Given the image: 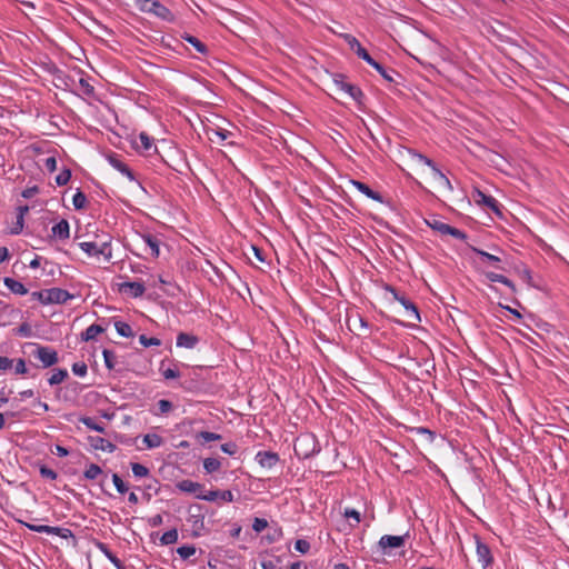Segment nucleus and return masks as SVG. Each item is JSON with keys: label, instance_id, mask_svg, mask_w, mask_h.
<instances>
[{"label": "nucleus", "instance_id": "41", "mask_svg": "<svg viewBox=\"0 0 569 569\" xmlns=\"http://www.w3.org/2000/svg\"><path fill=\"white\" fill-rule=\"evenodd\" d=\"M131 470L136 478H144L150 473L149 469L146 466L138 462L131 463Z\"/></svg>", "mask_w": 569, "mask_h": 569}, {"label": "nucleus", "instance_id": "16", "mask_svg": "<svg viewBox=\"0 0 569 569\" xmlns=\"http://www.w3.org/2000/svg\"><path fill=\"white\" fill-rule=\"evenodd\" d=\"M476 197H477L476 201L478 203H481L482 206L489 208L490 210H492L496 213L499 212V202L492 196H488V194L483 193L482 191L477 190Z\"/></svg>", "mask_w": 569, "mask_h": 569}, {"label": "nucleus", "instance_id": "35", "mask_svg": "<svg viewBox=\"0 0 569 569\" xmlns=\"http://www.w3.org/2000/svg\"><path fill=\"white\" fill-rule=\"evenodd\" d=\"M178 530L171 529L162 533V536L160 537V542L163 546L172 545L178 541Z\"/></svg>", "mask_w": 569, "mask_h": 569}, {"label": "nucleus", "instance_id": "12", "mask_svg": "<svg viewBox=\"0 0 569 569\" xmlns=\"http://www.w3.org/2000/svg\"><path fill=\"white\" fill-rule=\"evenodd\" d=\"M88 442L94 450H101L111 453L117 449L116 445L99 436H89Z\"/></svg>", "mask_w": 569, "mask_h": 569}, {"label": "nucleus", "instance_id": "10", "mask_svg": "<svg viewBox=\"0 0 569 569\" xmlns=\"http://www.w3.org/2000/svg\"><path fill=\"white\" fill-rule=\"evenodd\" d=\"M408 536H391V535H385L379 540V547L382 550H386L387 548L396 549L401 548L405 546L406 537Z\"/></svg>", "mask_w": 569, "mask_h": 569}, {"label": "nucleus", "instance_id": "55", "mask_svg": "<svg viewBox=\"0 0 569 569\" xmlns=\"http://www.w3.org/2000/svg\"><path fill=\"white\" fill-rule=\"evenodd\" d=\"M157 406H158V409H159V413H162V415L163 413H168L173 408L172 402L167 400V399H160L158 401Z\"/></svg>", "mask_w": 569, "mask_h": 569}, {"label": "nucleus", "instance_id": "27", "mask_svg": "<svg viewBox=\"0 0 569 569\" xmlns=\"http://www.w3.org/2000/svg\"><path fill=\"white\" fill-rule=\"evenodd\" d=\"M182 39L184 41H187L188 43H190L198 52H200L202 54L208 53L207 46L203 42H201L198 38L186 33L182 36Z\"/></svg>", "mask_w": 569, "mask_h": 569}, {"label": "nucleus", "instance_id": "36", "mask_svg": "<svg viewBox=\"0 0 569 569\" xmlns=\"http://www.w3.org/2000/svg\"><path fill=\"white\" fill-rule=\"evenodd\" d=\"M408 152H409L411 160L423 163V164L428 166L429 168H433L435 162L430 158H428V157L423 156L422 153H419L418 151L412 150V149H409Z\"/></svg>", "mask_w": 569, "mask_h": 569}, {"label": "nucleus", "instance_id": "46", "mask_svg": "<svg viewBox=\"0 0 569 569\" xmlns=\"http://www.w3.org/2000/svg\"><path fill=\"white\" fill-rule=\"evenodd\" d=\"M39 472L42 478H46L49 480H56L58 478V473L53 469H51L44 465H41L39 467Z\"/></svg>", "mask_w": 569, "mask_h": 569}, {"label": "nucleus", "instance_id": "20", "mask_svg": "<svg viewBox=\"0 0 569 569\" xmlns=\"http://www.w3.org/2000/svg\"><path fill=\"white\" fill-rule=\"evenodd\" d=\"M351 182H352V184L356 187V189L358 191H360L362 194H365L369 199H372V200L378 201V202L382 201L381 194L379 192H377V191H373L366 183H363L361 181H358V180H352Z\"/></svg>", "mask_w": 569, "mask_h": 569}, {"label": "nucleus", "instance_id": "25", "mask_svg": "<svg viewBox=\"0 0 569 569\" xmlns=\"http://www.w3.org/2000/svg\"><path fill=\"white\" fill-rule=\"evenodd\" d=\"M28 210L29 208L27 206L18 208L17 220L10 229L11 234H19L22 231L24 224V214L28 212Z\"/></svg>", "mask_w": 569, "mask_h": 569}, {"label": "nucleus", "instance_id": "4", "mask_svg": "<svg viewBox=\"0 0 569 569\" xmlns=\"http://www.w3.org/2000/svg\"><path fill=\"white\" fill-rule=\"evenodd\" d=\"M32 356L41 361L43 368H49L58 363V352L50 347L37 346Z\"/></svg>", "mask_w": 569, "mask_h": 569}, {"label": "nucleus", "instance_id": "61", "mask_svg": "<svg viewBox=\"0 0 569 569\" xmlns=\"http://www.w3.org/2000/svg\"><path fill=\"white\" fill-rule=\"evenodd\" d=\"M161 373L166 380L176 379L180 377V372L177 369L173 368H161Z\"/></svg>", "mask_w": 569, "mask_h": 569}, {"label": "nucleus", "instance_id": "15", "mask_svg": "<svg viewBox=\"0 0 569 569\" xmlns=\"http://www.w3.org/2000/svg\"><path fill=\"white\" fill-rule=\"evenodd\" d=\"M199 343V338L196 335L180 332L177 336L176 345L178 348L194 349Z\"/></svg>", "mask_w": 569, "mask_h": 569}, {"label": "nucleus", "instance_id": "22", "mask_svg": "<svg viewBox=\"0 0 569 569\" xmlns=\"http://www.w3.org/2000/svg\"><path fill=\"white\" fill-rule=\"evenodd\" d=\"M3 283L14 295L24 296L28 293L24 284L13 278L6 277Z\"/></svg>", "mask_w": 569, "mask_h": 569}, {"label": "nucleus", "instance_id": "17", "mask_svg": "<svg viewBox=\"0 0 569 569\" xmlns=\"http://www.w3.org/2000/svg\"><path fill=\"white\" fill-rule=\"evenodd\" d=\"M141 240L144 246L150 249V253L152 257L158 258L160 254V241L159 239L151 233H143L141 236Z\"/></svg>", "mask_w": 569, "mask_h": 569}, {"label": "nucleus", "instance_id": "7", "mask_svg": "<svg viewBox=\"0 0 569 569\" xmlns=\"http://www.w3.org/2000/svg\"><path fill=\"white\" fill-rule=\"evenodd\" d=\"M476 542V553L478 557V561L481 563L482 568L486 569L492 563V555L488 545H486L479 536H473Z\"/></svg>", "mask_w": 569, "mask_h": 569}, {"label": "nucleus", "instance_id": "11", "mask_svg": "<svg viewBox=\"0 0 569 569\" xmlns=\"http://www.w3.org/2000/svg\"><path fill=\"white\" fill-rule=\"evenodd\" d=\"M256 460L262 468L271 469L278 463L279 456L272 451H259Z\"/></svg>", "mask_w": 569, "mask_h": 569}, {"label": "nucleus", "instance_id": "18", "mask_svg": "<svg viewBox=\"0 0 569 569\" xmlns=\"http://www.w3.org/2000/svg\"><path fill=\"white\" fill-rule=\"evenodd\" d=\"M51 233L54 238L60 240H66L70 237V226L69 222L64 219L59 221L51 228Z\"/></svg>", "mask_w": 569, "mask_h": 569}, {"label": "nucleus", "instance_id": "52", "mask_svg": "<svg viewBox=\"0 0 569 569\" xmlns=\"http://www.w3.org/2000/svg\"><path fill=\"white\" fill-rule=\"evenodd\" d=\"M71 178V171L69 169H63L57 177L56 182L58 186H64L69 182Z\"/></svg>", "mask_w": 569, "mask_h": 569}, {"label": "nucleus", "instance_id": "45", "mask_svg": "<svg viewBox=\"0 0 569 569\" xmlns=\"http://www.w3.org/2000/svg\"><path fill=\"white\" fill-rule=\"evenodd\" d=\"M100 549L101 551L103 552V555L108 558V560L117 568V567H120V565L122 563L121 560L113 553L111 552L104 545H100Z\"/></svg>", "mask_w": 569, "mask_h": 569}, {"label": "nucleus", "instance_id": "9", "mask_svg": "<svg viewBox=\"0 0 569 569\" xmlns=\"http://www.w3.org/2000/svg\"><path fill=\"white\" fill-rule=\"evenodd\" d=\"M197 498L206 501L220 499L223 502H232L234 500V496L230 490H210L204 495H197Z\"/></svg>", "mask_w": 569, "mask_h": 569}, {"label": "nucleus", "instance_id": "23", "mask_svg": "<svg viewBox=\"0 0 569 569\" xmlns=\"http://www.w3.org/2000/svg\"><path fill=\"white\" fill-rule=\"evenodd\" d=\"M109 162L116 170H118L120 173H122L124 177H127L130 181L134 180L133 172L130 170V168L124 162H122L121 160H119L114 157H110Z\"/></svg>", "mask_w": 569, "mask_h": 569}, {"label": "nucleus", "instance_id": "14", "mask_svg": "<svg viewBox=\"0 0 569 569\" xmlns=\"http://www.w3.org/2000/svg\"><path fill=\"white\" fill-rule=\"evenodd\" d=\"M187 521L191 525L192 536L200 537L204 530V516L200 511L190 513Z\"/></svg>", "mask_w": 569, "mask_h": 569}, {"label": "nucleus", "instance_id": "59", "mask_svg": "<svg viewBox=\"0 0 569 569\" xmlns=\"http://www.w3.org/2000/svg\"><path fill=\"white\" fill-rule=\"evenodd\" d=\"M343 38L346 42L349 44L350 49L353 50L355 52L362 47L361 43L357 40V38H355L351 34H345Z\"/></svg>", "mask_w": 569, "mask_h": 569}, {"label": "nucleus", "instance_id": "24", "mask_svg": "<svg viewBox=\"0 0 569 569\" xmlns=\"http://www.w3.org/2000/svg\"><path fill=\"white\" fill-rule=\"evenodd\" d=\"M433 174L435 180L439 184V187L447 189L449 191H452V186L450 180L446 177V174L437 167V164H433V168H430Z\"/></svg>", "mask_w": 569, "mask_h": 569}, {"label": "nucleus", "instance_id": "63", "mask_svg": "<svg viewBox=\"0 0 569 569\" xmlns=\"http://www.w3.org/2000/svg\"><path fill=\"white\" fill-rule=\"evenodd\" d=\"M13 366V360L8 357H0V371H6L11 369Z\"/></svg>", "mask_w": 569, "mask_h": 569}, {"label": "nucleus", "instance_id": "49", "mask_svg": "<svg viewBox=\"0 0 569 569\" xmlns=\"http://www.w3.org/2000/svg\"><path fill=\"white\" fill-rule=\"evenodd\" d=\"M72 372L78 377H84L88 372V367L84 362H74L72 365Z\"/></svg>", "mask_w": 569, "mask_h": 569}, {"label": "nucleus", "instance_id": "64", "mask_svg": "<svg viewBox=\"0 0 569 569\" xmlns=\"http://www.w3.org/2000/svg\"><path fill=\"white\" fill-rule=\"evenodd\" d=\"M44 168L49 171V172H53L57 170V159L54 157H48L46 160H44Z\"/></svg>", "mask_w": 569, "mask_h": 569}, {"label": "nucleus", "instance_id": "31", "mask_svg": "<svg viewBox=\"0 0 569 569\" xmlns=\"http://www.w3.org/2000/svg\"><path fill=\"white\" fill-rule=\"evenodd\" d=\"M471 250L473 252H476L478 256H480V258L482 259V261H486L495 267L498 268V263L501 261V259L498 257V256H495V254H491V253H488L481 249H478V248H475V247H471Z\"/></svg>", "mask_w": 569, "mask_h": 569}, {"label": "nucleus", "instance_id": "34", "mask_svg": "<svg viewBox=\"0 0 569 569\" xmlns=\"http://www.w3.org/2000/svg\"><path fill=\"white\" fill-rule=\"evenodd\" d=\"M427 223L428 226L438 231L439 233L441 234H447V231L449 230L448 227L449 224L448 223H445L442 222L441 220H439L438 218L436 217H432L430 220H427Z\"/></svg>", "mask_w": 569, "mask_h": 569}, {"label": "nucleus", "instance_id": "56", "mask_svg": "<svg viewBox=\"0 0 569 569\" xmlns=\"http://www.w3.org/2000/svg\"><path fill=\"white\" fill-rule=\"evenodd\" d=\"M295 549L298 552L307 553L310 550V543H309V541H307L305 539H298L295 542Z\"/></svg>", "mask_w": 569, "mask_h": 569}, {"label": "nucleus", "instance_id": "1", "mask_svg": "<svg viewBox=\"0 0 569 569\" xmlns=\"http://www.w3.org/2000/svg\"><path fill=\"white\" fill-rule=\"evenodd\" d=\"M295 452L301 459H308L320 452V443L315 435L302 433L295 441Z\"/></svg>", "mask_w": 569, "mask_h": 569}, {"label": "nucleus", "instance_id": "21", "mask_svg": "<svg viewBox=\"0 0 569 569\" xmlns=\"http://www.w3.org/2000/svg\"><path fill=\"white\" fill-rule=\"evenodd\" d=\"M134 147L139 151L149 152L153 147V139L148 133L140 132L134 141Z\"/></svg>", "mask_w": 569, "mask_h": 569}, {"label": "nucleus", "instance_id": "51", "mask_svg": "<svg viewBox=\"0 0 569 569\" xmlns=\"http://www.w3.org/2000/svg\"><path fill=\"white\" fill-rule=\"evenodd\" d=\"M102 355H103L106 367L109 369H113L114 368V359H116L114 352L111 350L104 349Z\"/></svg>", "mask_w": 569, "mask_h": 569}, {"label": "nucleus", "instance_id": "58", "mask_svg": "<svg viewBox=\"0 0 569 569\" xmlns=\"http://www.w3.org/2000/svg\"><path fill=\"white\" fill-rule=\"evenodd\" d=\"M356 54H357L360 59L365 60V61H366L368 64H370V66H372V63L376 61V60H375V59H373V58L368 53V51H367L363 47L359 48V49L356 51Z\"/></svg>", "mask_w": 569, "mask_h": 569}, {"label": "nucleus", "instance_id": "50", "mask_svg": "<svg viewBox=\"0 0 569 569\" xmlns=\"http://www.w3.org/2000/svg\"><path fill=\"white\" fill-rule=\"evenodd\" d=\"M112 482L119 493H124L128 491V487L126 486V483L123 482L119 475H112Z\"/></svg>", "mask_w": 569, "mask_h": 569}, {"label": "nucleus", "instance_id": "19", "mask_svg": "<svg viewBox=\"0 0 569 569\" xmlns=\"http://www.w3.org/2000/svg\"><path fill=\"white\" fill-rule=\"evenodd\" d=\"M176 486L180 491L187 492V493H196V496L200 495L199 492L203 488V486L201 483L189 480V479L181 480V481L177 482Z\"/></svg>", "mask_w": 569, "mask_h": 569}, {"label": "nucleus", "instance_id": "60", "mask_svg": "<svg viewBox=\"0 0 569 569\" xmlns=\"http://www.w3.org/2000/svg\"><path fill=\"white\" fill-rule=\"evenodd\" d=\"M280 562L279 558L276 559H262L260 561V566L262 569H277L278 563Z\"/></svg>", "mask_w": 569, "mask_h": 569}, {"label": "nucleus", "instance_id": "28", "mask_svg": "<svg viewBox=\"0 0 569 569\" xmlns=\"http://www.w3.org/2000/svg\"><path fill=\"white\" fill-rule=\"evenodd\" d=\"M68 377V370L63 368H57L52 370L51 377L48 379L50 386L61 383Z\"/></svg>", "mask_w": 569, "mask_h": 569}, {"label": "nucleus", "instance_id": "5", "mask_svg": "<svg viewBox=\"0 0 569 569\" xmlns=\"http://www.w3.org/2000/svg\"><path fill=\"white\" fill-rule=\"evenodd\" d=\"M139 7L142 11L151 12L161 19H169L171 17L170 10L156 0H138Z\"/></svg>", "mask_w": 569, "mask_h": 569}, {"label": "nucleus", "instance_id": "47", "mask_svg": "<svg viewBox=\"0 0 569 569\" xmlns=\"http://www.w3.org/2000/svg\"><path fill=\"white\" fill-rule=\"evenodd\" d=\"M139 342H140L143 347H146V348H148V347H154V346H160V345H161L160 339L154 338V337H150V338H149V337H147L146 335H141V336L139 337Z\"/></svg>", "mask_w": 569, "mask_h": 569}, {"label": "nucleus", "instance_id": "29", "mask_svg": "<svg viewBox=\"0 0 569 569\" xmlns=\"http://www.w3.org/2000/svg\"><path fill=\"white\" fill-rule=\"evenodd\" d=\"M142 441L148 449H154L159 448L162 445L163 439L161 436L157 433H148L143 437Z\"/></svg>", "mask_w": 569, "mask_h": 569}, {"label": "nucleus", "instance_id": "39", "mask_svg": "<svg viewBox=\"0 0 569 569\" xmlns=\"http://www.w3.org/2000/svg\"><path fill=\"white\" fill-rule=\"evenodd\" d=\"M81 422L91 430H94L97 432L103 433L106 431V428L102 423L97 422L93 418L84 417L81 419Z\"/></svg>", "mask_w": 569, "mask_h": 569}, {"label": "nucleus", "instance_id": "37", "mask_svg": "<svg viewBox=\"0 0 569 569\" xmlns=\"http://www.w3.org/2000/svg\"><path fill=\"white\" fill-rule=\"evenodd\" d=\"M102 473V469L96 465L90 463L83 472V476L88 480H96Z\"/></svg>", "mask_w": 569, "mask_h": 569}, {"label": "nucleus", "instance_id": "33", "mask_svg": "<svg viewBox=\"0 0 569 569\" xmlns=\"http://www.w3.org/2000/svg\"><path fill=\"white\" fill-rule=\"evenodd\" d=\"M114 328H116V331L118 332V335L121 337L130 338L133 336V330H132L131 326L127 322L116 321Z\"/></svg>", "mask_w": 569, "mask_h": 569}, {"label": "nucleus", "instance_id": "32", "mask_svg": "<svg viewBox=\"0 0 569 569\" xmlns=\"http://www.w3.org/2000/svg\"><path fill=\"white\" fill-rule=\"evenodd\" d=\"M372 68H375L380 74L381 77L388 81V82H393L395 79H393V74H396L397 72L392 69L390 70H387L382 64H380L378 61H375L371 66Z\"/></svg>", "mask_w": 569, "mask_h": 569}, {"label": "nucleus", "instance_id": "26", "mask_svg": "<svg viewBox=\"0 0 569 569\" xmlns=\"http://www.w3.org/2000/svg\"><path fill=\"white\" fill-rule=\"evenodd\" d=\"M104 329L101 326L93 323L81 333V339L83 341L93 340L98 335L102 333Z\"/></svg>", "mask_w": 569, "mask_h": 569}, {"label": "nucleus", "instance_id": "8", "mask_svg": "<svg viewBox=\"0 0 569 569\" xmlns=\"http://www.w3.org/2000/svg\"><path fill=\"white\" fill-rule=\"evenodd\" d=\"M74 296L69 291L61 288H51L46 290V299L48 305L52 303H66L68 300L73 299Z\"/></svg>", "mask_w": 569, "mask_h": 569}, {"label": "nucleus", "instance_id": "54", "mask_svg": "<svg viewBox=\"0 0 569 569\" xmlns=\"http://www.w3.org/2000/svg\"><path fill=\"white\" fill-rule=\"evenodd\" d=\"M51 535H56L64 539L73 537V533L70 529L60 527H52Z\"/></svg>", "mask_w": 569, "mask_h": 569}, {"label": "nucleus", "instance_id": "6", "mask_svg": "<svg viewBox=\"0 0 569 569\" xmlns=\"http://www.w3.org/2000/svg\"><path fill=\"white\" fill-rule=\"evenodd\" d=\"M80 249L86 252L89 257H99L106 256L107 258L111 257V249L108 242L101 243L98 246L92 241H83L79 243Z\"/></svg>", "mask_w": 569, "mask_h": 569}, {"label": "nucleus", "instance_id": "62", "mask_svg": "<svg viewBox=\"0 0 569 569\" xmlns=\"http://www.w3.org/2000/svg\"><path fill=\"white\" fill-rule=\"evenodd\" d=\"M448 229L449 230L447 231V234H450L456 239L465 240L467 238L466 233L460 229L451 227L450 224H449Z\"/></svg>", "mask_w": 569, "mask_h": 569}, {"label": "nucleus", "instance_id": "2", "mask_svg": "<svg viewBox=\"0 0 569 569\" xmlns=\"http://www.w3.org/2000/svg\"><path fill=\"white\" fill-rule=\"evenodd\" d=\"M346 77L341 73L333 74V83L335 86L346 92L350 98H352L355 101L360 102V100L363 98V92L361 89L352 83L347 82Z\"/></svg>", "mask_w": 569, "mask_h": 569}, {"label": "nucleus", "instance_id": "57", "mask_svg": "<svg viewBox=\"0 0 569 569\" xmlns=\"http://www.w3.org/2000/svg\"><path fill=\"white\" fill-rule=\"evenodd\" d=\"M79 87L86 96H92L94 92L93 86H91L86 79L80 78Z\"/></svg>", "mask_w": 569, "mask_h": 569}, {"label": "nucleus", "instance_id": "30", "mask_svg": "<svg viewBox=\"0 0 569 569\" xmlns=\"http://www.w3.org/2000/svg\"><path fill=\"white\" fill-rule=\"evenodd\" d=\"M486 277L489 281L502 283V284L507 286L508 288H510L512 291H515L513 282L510 279H508L506 276L495 273V272H488L486 274Z\"/></svg>", "mask_w": 569, "mask_h": 569}, {"label": "nucleus", "instance_id": "48", "mask_svg": "<svg viewBox=\"0 0 569 569\" xmlns=\"http://www.w3.org/2000/svg\"><path fill=\"white\" fill-rule=\"evenodd\" d=\"M26 527L30 529L31 531L39 532V533H48L51 535L52 527L47 525H31L26 523Z\"/></svg>", "mask_w": 569, "mask_h": 569}, {"label": "nucleus", "instance_id": "38", "mask_svg": "<svg viewBox=\"0 0 569 569\" xmlns=\"http://www.w3.org/2000/svg\"><path fill=\"white\" fill-rule=\"evenodd\" d=\"M221 467L220 460L216 458H206L203 460V469L207 473H213L218 471Z\"/></svg>", "mask_w": 569, "mask_h": 569}, {"label": "nucleus", "instance_id": "40", "mask_svg": "<svg viewBox=\"0 0 569 569\" xmlns=\"http://www.w3.org/2000/svg\"><path fill=\"white\" fill-rule=\"evenodd\" d=\"M196 551H197V549L192 545H184V546L177 548V553L183 560H187L190 557H192L196 553Z\"/></svg>", "mask_w": 569, "mask_h": 569}, {"label": "nucleus", "instance_id": "43", "mask_svg": "<svg viewBox=\"0 0 569 569\" xmlns=\"http://www.w3.org/2000/svg\"><path fill=\"white\" fill-rule=\"evenodd\" d=\"M343 517L347 519H352L355 523H350V526L353 528L361 521V515L358 510L352 508H346L343 511Z\"/></svg>", "mask_w": 569, "mask_h": 569}, {"label": "nucleus", "instance_id": "3", "mask_svg": "<svg viewBox=\"0 0 569 569\" xmlns=\"http://www.w3.org/2000/svg\"><path fill=\"white\" fill-rule=\"evenodd\" d=\"M386 290L388 292H390L392 295L393 299L397 300L405 308L407 317L409 319L415 320V321H420V315H419L418 308L412 301H410L405 296L399 295V292L390 286H387Z\"/></svg>", "mask_w": 569, "mask_h": 569}, {"label": "nucleus", "instance_id": "13", "mask_svg": "<svg viewBox=\"0 0 569 569\" xmlns=\"http://www.w3.org/2000/svg\"><path fill=\"white\" fill-rule=\"evenodd\" d=\"M120 291L128 293L133 298H138L144 293L146 287L143 282L140 281H127L121 283Z\"/></svg>", "mask_w": 569, "mask_h": 569}, {"label": "nucleus", "instance_id": "44", "mask_svg": "<svg viewBox=\"0 0 569 569\" xmlns=\"http://www.w3.org/2000/svg\"><path fill=\"white\" fill-rule=\"evenodd\" d=\"M196 437H197V439H200L203 442H210V441H216V440H220L221 439V435L214 433V432H210V431H200V432L197 433Z\"/></svg>", "mask_w": 569, "mask_h": 569}, {"label": "nucleus", "instance_id": "42", "mask_svg": "<svg viewBox=\"0 0 569 569\" xmlns=\"http://www.w3.org/2000/svg\"><path fill=\"white\" fill-rule=\"evenodd\" d=\"M72 203H73V207L77 209V210H80V209H83L86 207V203H87V197L86 194L78 190L74 194H73V198H72Z\"/></svg>", "mask_w": 569, "mask_h": 569}, {"label": "nucleus", "instance_id": "53", "mask_svg": "<svg viewBox=\"0 0 569 569\" xmlns=\"http://www.w3.org/2000/svg\"><path fill=\"white\" fill-rule=\"evenodd\" d=\"M268 527V521L263 518H258L256 517L253 519V522H252V529L257 532V533H260L262 532L266 528Z\"/></svg>", "mask_w": 569, "mask_h": 569}]
</instances>
